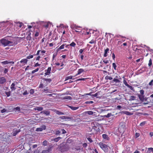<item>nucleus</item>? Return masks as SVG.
Instances as JSON below:
<instances>
[{
	"label": "nucleus",
	"instance_id": "nucleus-12",
	"mask_svg": "<svg viewBox=\"0 0 153 153\" xmlns=\"http://www.w3.org/2000/svg\"><path fill=\"white\" fill-rule=\"evenodd\" d=\"M40 113L43 114H45L47 116H48L50 114V112L49 111L44 110L41 111Z\"/></svg>",
	"mask_w": 153,
	"mask_h": 153
},
{
	"label": "nucleus",
	"instance_id": "nucleus-59",
	"mask_svg": "<svg viewBox=\"0 0 153 153\" xmlns=\"http://www.w3.org/2000/svg\"><path fill=\"white\" fill-rule=\"evenodd\" d=\"M127 87L129 88L132 91L134 90V88L131 86L128 85Z\"/></svg>",
	"mask_w": 153,
	"mask_h": 153
},
{
	"label": "nucleus",
	"instance_id": "nucleus-46",
	"mask_svg": "<svg viewBox=\"0 0 153 153\" xmlns=\"http://www.w3.org/2000/svg\"><path fill=\"white\" fill-rule=\"evenodd\" d=\"M36 131H42V128H41L40 127V128H37L36 129Z\"/></svg>",
	"mask_w": 153,
	"mask_h": 153
},
{
	"label": "nucleus",
	"instance_id": "nucleus-10",
	"mask_svg": "<svg viewBox=\"0 0 153 153\" xmlns=\"http://www.w3.org/2000/svg\"><path fill=\"white\" fill-rule=\"evenodd\" d=\"M51 68H48L47 70H45L46 72L45 73L44 76H45L46 75H49L51 73Z\"/></svg>",
	"mask_w": 153,
	"mask_h": 153
},
{
	"label": "nucleus",
	"instance_id": "nucleus-11",
	"mask_svg": "<svg viewBox=\"0 0 153 153\" xmlns=\"http://www.w3.org/2000/svg\"><path fill=\"white\" fill-rule=\"evenodd\" d=\"M6 80L5 78L4 77H0V84H3L6 82Z\"/></svg>",
	"mask_w": 153,
	"mask_h": 153
},
{
	"label": "nucleus",
	"instance_id": "nucleus-1",
	"mask_svg": "<svg viewBox=\"0 0 153 153\" xmlns=\"http://www.w3.org/2000/svg\"><path fill=\"white\" fill-rule=\"evenodd\" d=\"M0 42L4 46H13L17 44V42L9 41L3 38L0 40Z\"/></svg>",
	"mask_w": 153,
	"mask_h": 153
},
{
	"label": "nucleus",
	"instance_id": "nucleus-50",
	"mask_svg": "<svg viewBox=\"0 0 153 153\" xmlns=\"http://www.w3.org/2000/svg\"><path fill=\"white\" fill-rule=\"evenodd\" d=\"M38 70H39V68H38L37 69H36L32 71L31 73L32 74H33L34 73L37 71Z\"/></svg>",
	"mask_w": 153,
	"mask_h": 153
},
{
	"label": "nucleus",
	"instance_id": "nucleus-18",
	"mask_svg": "<svg viewBox=\"0 0 153 153\" xmlns=\"http://www.w3.org/2000/svg\"><path fill=\"white\" fill-rule=\"evenodd\" d=\"M109 49L108 48H107L105 50L104 53V56L106 57L107 56V53L109 51Z\"/></svg>",
	"mask_w": 153,
	"mask_h": 153
},
{
	"label": "nucleus",
	"instance_id": "nucleus-2",
	"mask_svg": "<svg viewBox=\"0 0 153 153\" xmlns=\"http://www.w3.org/2000/svg\"><path fill=\"white\" fill-rule=\"evenodd\" d=\"M4 142H6L7 143H10L11 140L10 137L11 136L8 133L5 134L4 132L2 134Z\"/></svg>",
	"mask_w": 153,
	"mask_h": 153
},
{
	"label": "nucleus",
	"instance_id": "nucleus-37",
	"mask_svg": "<svg viewBox=\"0 0 153 153\" xmlns=\"http://www.w3.org/2000/svg\"><path fill=\"white\" fill-rule=\"evenodd\" d=\"M15 85V84L14 83H13L11 85V88L12 90H15L16 89V88H14V86Z\"/></svg>",
	"mask_w": 153,
	"mask_h": 153
},
{
	"label": "nucleus",
	"instance_id": "nucleus-9",
	"mask_svg": "<svg viewBox=\"0 0 153 153\" xmlns=\"http://www.w3.org/2000/svg\"><path fill=\"white\" fill-rule=\"evenodd\" d=\"M59 118L61 119H70L71 120H73V117H68V116H63L62 117H59Z\"/></svg>",
	"mask_w": 153,
	"mask_h": 153
},
{
	"label": "nucleus",
	"instance_id": "nucleus-3",
	"mask_svg": "<svg viewBox=\"0 0 153 153\" xmlns=\"http://www.w3.org/2000/svg\"><path fill=\"white\" fill-rule=\"evenodd\" d=\"M125 125V123L123 122H121L119 126L118 131L120 133L123 134L126 130Z\"/></svg>",
	"mask_w": 153,
	"mask_h": 153
},
{
	"label": "nucleus",
	"instance_id": "nucleus-38",
	"mask_svg": "<svg viewBox=\"0 0 153 153\" xmlns=\"http://www.w3.org/2000/svg\"><path fill=\"white\" fill-rule=\"evenodd\" d=\"M72 77H73V76H68L66 77L65 78V81H66L69 79H72Z\"/></svg>",
	"mask_w": 153,
	"mask_h": 153
},
{
	"label": "nucleus",
	"instance_id": "nucleus-31",
	"mask_svg": "<svg viewBox=\"0 0 153 153\" xmlns=\"http://www.w3.org/2000/svg\"><path fill=\"white\" fill-rule=\"evenodd\" d=\"M42 79L46 82H48L49 83L51 81V79H46L45 78H44Z\"/></svg>",
	"mask_w": 153,
	"mask_h": 153
},
{
	"label": "nucleus",
	"instance_id": "nucleus-33",
	"mask_svg": "<svg viewBox=\"0 0 153 153\" xmlns=\"http://www.w3.org/2000/svg\"><path fill=\"white\" fill-rule=\"evenodd\" d=\"M64 99H66L69 100H71L72 99V98L70 96H67L63 98Z\"/></svg>",
	"mask_w": 153,
	"mask_h": 153
},
{
	"label": "nucleus",
	"instance_id": "nucleus-63",
	"mask_svg": "<svg viewBox=\"0 0 153 153\" xmlns=\"http://www.w3.org/2000/svg\"><path fill=\"white\" fill-rule=\"evenodd\" d=\"M7 111V110L6 109H3L1 111V112L2 113H4V112H6Z\"/></svg>",
	"mask_w": 153,
	"mask_h": 153
},
{
	"label": "nucleus",
	"instance_id": "nucleus-53",
	"mask_svg": "<svg viewBox=\"0 0 153 153\" xmlns=\"http://www.w3.org/2000/svg\"><path fill=\"white\" fill-rule=\"evenodd\" d=\"M144 91L143 90H141L140 91V95H143L144 94Z\"/></svg>",
	"mask_w": 153,
	"mask_h": 153
},
{
	"label": "nucleus",
	"instance_id": "nucleus-15",
	"mask_svg": "<svg viewBox=\"0 0 153 153\" xmlns=\"http://www.w3.org/2000/svg\"><path fill=\"white\" fill-rule=\"evenodd\" d=\"M138 96L141 101L143 102L144 101V96L143 95H140V94H138Z\"/></svg>",
	"mask_w": 153,
	"mask_h": 153
},
{
	"label": "nucleus",
	"instance_id": "nucleus-36",
	"mask_svg": "<svg viewBox=\"0 0 153 153\" xmlns=\"http://www.w3.org/2000/svg\"><path fill=\"white\" fill-rule=\"evenodd\" d=\"M48 143V141L45 140L43 142L42 144L44 146H46L47 145Z\"/></svg>",
	"mask_w": 153,
	"mask_h": 153
},
{
	"label": "nucleus",
	"instance_id": "nucleus-48",
	"mask_svg": "<svg viewBox=\"0 0 153 153\" xmlns=\"http://www.w3.org/2000/svg\"><path fill=\"white\" fill-rule=\"evenodd\" d=\"M87 78H81V79H77L75 81H76V82H77L79 81L80 80H85V79H87Z\"/></svg>",
	"mask_w": 153,
	"mask_h": 153
},
{
	"label": "nucleus",
	"instance_id": "nucleus-6",
	"mask_svg": "<svg viewBox=\"0 0 153 153\" xmlns=\"http://www.w3.org/2000/svg\"><path fill=\"white\" fill-rule=\"evenodd\" d=\"M53 147L52 145H50L47 149L43 150L41 153H51Z\"/></svg>",
	"mask_w": 153,
	"mask_h": 153
},
{
	"label": "nucleus",
	"instance_id": "nucleus-29",
	"mask_svg": "<svg viewBox=\"0 0 153 153\" xmlns=\"http://www.w3.org/2000/svg\"><path fill=\"white\" fill-rule=\"evenodd\" d=\"M145 68L143 67L142 68L138 70V71L139 72V73H141L143 71H144L145 70Z\"/></svg>",
	"mask_w": 153,
	"mask_h": 153
},
{
	"label": "nucleus",
	"instance_id": "nucleus-60",
	"mask_svg": "<svg viewBox=\"0 0 153 153\" xmlns=\"http://www.w3.org/2000/svg\"><path fill=\"white\" fill-rule=\"evenodd\" d=\"M153 80H152L149 83V85L150 86H152L153 85Z\"/></svg>",
	"mask_w": 153,
	"mask_h": 153
},
{
	"label": "nucleus",
	"instance_id": "nucleus-39",
	"mask_svg": "<svg viewBox=\"0 0 153 153\" xmlns=\"http://www.w3.org/2000/svg\"><path fill=\"white\" fill-rule=\"evenodd\" d=\"M76 45V43L74 42H72L70 44V46H71L72 47H75V46Z\"/></svg>",
	"mask_w": 153,
	"mask_h": 153
},
{
	"label": "nucleus",
	"instance_id": "nucleus-22",
	"mask_svg": "<svg viewBox=\"0 0 153 153\" xmlns=\"http://www.w3.org/2000/svg\"><path fill=\"white\" fill-rule=\"evenodd\" d=\"M34 109L35 110H37L39 111H41L43 110V108L42 107H37L36 108H35Z\"/></svg>",
	"mask_w": 153,
	"mask_h": 153
},
{
	"label": "nucleus",
	"instance_id": "nucleus-43",
	"mask_svg": "<svg viewBox=\"0 0 153 153\" xmlns=\"http://www.w3.org/2000/svg\"><path fill=\"white\" fill-rule=\"evenodd\" d=\"M152 60L151 59H149V63H148V65L150 67L152 65Z\"/></svg>",
	"mask_w": 153,
	"mask_h": 153
},
{
	"label": "nucleus",
	"instance_id": "nucleus-47",
	"mask_svg": "<svg viewBox=\"0 0 153 153\" xmlns=\"http://www.w3.org/2000/svg\"><path fill=\"white\" fill-rule=\"evenodd\" d=\"M14 110H16L17 111H20V107H17L16 108H15L14 109Z\"/></svg>",
	"mask_w": 153,
	"mask_h": 153
},
{
	"label": "nucleus",
	"instance_id": "nucleus-25",
	"mask_svg": "<svg viewBox=\"0 0 153 153\" xmlns=\"http://www.w3.org/2000/svg\"><path fill=\"white\" fill-rule=\"evenodd\" d=\"M35 36L36 37L38 36L39 34V30H36L35 31Z\"/></svg>",
	"mask_w": 153,
	"mask_h": 153
},
{
	"label": "nucleus",
	"instance_id": "nucleus-61",
	"mask_svg": "<svg viewBox=\"0 0 153 153\" xmlns=\"http://www.w3.org/2000/svg\"><path fill=\"white\" fill-rule=\"evenodd\" d=\"M52 141L53 140L55 142H57L59 141V140L57 138H54V139H52Z\"/></svg>",
	"mask_w": 153,
	"mask_h": 153
},
{
	"label": "nucleus",
	"instance_id": "nucleus-34",
	"mask_svg": "<svg viewBox=\"0 0 153 153\" xmlns=\"http://www.w3.org/2000/svg\"><path fill=\"white\" fill-rule=\"evenodd\" d=\"M23 25V23L22 22H19L17 23V25L19 27H21Z\"/></svg>",
	"mask_w": 153,
	"mask_h": 153
},
{
	"label": "nucleus",
	"instance_id": "nucleus-13",
	"mask_svg": "<svg viewBox=\"0 0 153 153\" xmlns=\"http://www.w3.org/2000/svg\"><path fill=\"white\" fill-rule=\"evenodd\" d=\"M1 63L3 64L6 65L8 64H13L14 63V62L13 61H8L6 60L2 62Z\"/></svg>",
	"mask_w": 153,
	"mask_h": 153
},
{
	"label": "nucleus",
	"instance_id": "nucleus-21",
	"mask_svg": "<svg viewBox=\"0 0 153 153\" xmlns=\"http://www.w3.org/2000/svg\"><path fill=\"white\" fill-rule=\"evenodd\" d=\"M27 60L26 59H22L20 61L21 63H22L23 64H25L27 63Z\"/></svg>",
	"mask_w": 153,
	"mask_h": 153
},
{
	"label": "nucleus",
	"instance_id": "nucleus-35",
	"mask_svg": "<svg viewBox=\"0 0 153 153\" xmlns=\"http://www.w3.org/2000/svg\"><path fill=\"white\" fill-rule=\"evenodd\" d=\"M150 152H153V148H149L148 149V150L147 151V153H150Z\"/></svg>",
	"mask_w": 153,
	"mask_h": 153
},
{
	"label": "nucleus",
	"instance_id": "nucleus-5",
	"mask_svg": "<svg viewBox=\"0 0 153 153\" xmlns=\"http://www.w3.org/2000/svg\"><path fill=\"white\" fill-rule=\"evenodd\" d=\"M100 148L102 149L105 152H107L108 149L107 145L105 144L100 143L99 144Z\"/></svg>",
	"mask_w": 153,
	"mask_h": 153
},
{
	"label": "nucleus",
	"instance_id": "nucleus-16",
	"mask_svg": "<svg viewBox=\"0 0 153 153\" xmlns=\"http://www.w3.org/2000/svg\"><path fill=\"white\" fill-rule=\"evenodd\" d=\"M66 45L65 44H63L62 45H61L58 48L57 50V52H58L60 50L63 49L64 48V46Z\"/></svg>",
	"mask_w": 153,
	"mask_h": 153
},
{
	"label": "nucleus",
	"instance_id": "nucleus-51",
	"mask_svg": "<svg viewBox=\"0 0 153 153\" xmlns=\"http://www.w3.org/2000/svg\"><path fill=\"white\" fill-rule=\"evenodd\" d=\"M57 55V53H54L53 54V60L54 58Z\"/></svg>",
	"mask_w": 153,
	"mask_h": 153
},
{
	"label": "nucleus",
	"instance_id": "nucleus-14",
	"mask_svg": "<svg viewBox=\"0 0 153 153\" xmlns=\"http://www.w3.org/2000/svg\"><path fill=\"white\" fill-rule=\"evenodd\" d=\"M100 91H98L95 94L93 95H91V97L92 98H94V97H96L97 98H100L99 97H97V96L100 94Z\"/></svg>",
	"mask_w": 153,
	"mask_h": 153
},
{
	"label": "nucleus",
	"instance_id": "nucleus-55",
	"mask_svg": "<svg viewBox=\"0 0 153 153\" xmlns=\"http://www.w3.org/2000/svg\"><path fill=\"white\" fill-rule=\"evenodd\" d=\"M61 134H65L66 132V131L64 129H61Z\"/></svg>",
	"mask_w": 153,
	"mask_h": 153
},
{
	"label": "nucleus",
	"instance_id": "nucleus-26",
	"mask_svg": "<svg viewBox=\"0 0 153 153\" xmlns=\"http://www.w3.org/2000/svg\"><path fill=\"white\" fill-rule=\"evenodd\" d=\"M111 115H112L111 114V113H108L107 115L102 116V117H103L108 118Z\"/></svg>",
	"mask_w": 153,
	"mask_h": 153
},
{
	"label": "nucleus",
	"instance_id": "nucleus-17",
	"mask_svg": "<svg viewBox=\"0 0 153 153\" xmlns=\"http://www.w3.org/2000/svg\"><path fill=\"white\" fill-rule=\"evenodd\" d=\"M102 138L105 140H108L109 139V138L108 135L106 134H104L102 135Z\"/></svg>",
	"mask_w": 153,
	"mask_h": 153
},
{
	"label": "nucleus",
	"instance_id": "nucleus-19",
	"mask_svg": "<svg viewBox=\"0 0 153 153\" xmlns=\"http://www.w3.org/2000/svg\"><path fill=\"white\" fill-rule=\"evenodd\" d=\"M114 82H115L116 83H119L120 82V81L118 79L114 78L113 80L111 81V83H113Z\"/></svg>",
	"mask_w": 153,
	"mask_h": 153
},
{
	"label": "nucleus",
	"instance_id": "nucleus-62",
	"mask_svg": "<svg viewBox=\"0 0 153 153\" xmlns=\"http://www.w3.org/2000/svg\"><path fill=\"white\" fill-rule=\"evenodd\" d=\"M143 60V58H140L139 59H137L136 61L137 62H138L139 61H140V60L142 61Z\"/></svg>",
	"mask_w": 153,
	"mask_h": 153
},
{
	"label": "nucleus",
	"instance_id": "nucleus-8",
	"mask_svg": "<svg viewBox=\"0 0 153 153\" xmlns=\"http://www.w3.org/2000/svg\"><path fill=\"white\" fill-rule=\"evenodd\" d=\"M21 131L20 129H14L13 131L12 132V135L13 136H15L19 132Z\"/></svg>",
	"mask_w": 153,
	"mask_h": 153
},
{
	"label": "nucleus",
	"instance_id": "nucleus-42",
	"mask_svg": "<svg viewBox=\"0 0 153 153\" xmlns=\"http://www.w3.org/2000/svg\"><path fill=\"white\" fill-rule=\"evenodd\" d=\"M94 103L93 101H86L85 102L84 104H92Z\"/></svg>",
	"mask_w": 153,
	"mask_h": 153
},
{
	"label": "nucleus",
	"instance_id": "nucleus-49",
	"mask_svg": "<svg viewBox=\"0 0 153 153\" xmlns=\"http://www.w3.org/2000/svg\"><path fill=\"white\" fill-rule=\"evenodd\" d=\"M56 113L59 115H62L64 114L63 113L59 111H57L56 112Z\"/></svg>",
	"mask_w": 153,
	"mask_h": 153
},
{
	"label": "nucleus",
	"instance_id": "nucleus-58",
	"mask_svg": "<svg viewBox=\"0 0 153 153\" xmlns=\"http://www.w3.org/2000/svg\"><path fill=\"white\" fill-rule=\"evenodd\" d=\"M41 128L42 129V130H45L46 128V126L45 125L42 126L41 127Z\"/></svg>",
	"mask_w": 153,
	"mask_h": 153
},
{
	"label": "nucleus",
	"instance_id": "nucleus-44",
	"mask_svg": "<svg viewBox=\"0 0 153 153\" xmlns=\"http://www.w3.org/2000/svg\"><path fill=\"white\" fill-rule=\"evenodd\" d=\"M135 97L134 96H131L130 97V98L129 99V100L130 101L133 100H135Z\"/></svg>",
	"mask_w": 153,
	"mask_h": 153
},
{
	"label": "nucleus",
	"instance_id": "nucleus-4",
	"mask_svg": "<svg viewBox=\"0 0 153 153\" xmlns=\"http://www.w3.org/2000/svg\"><path fill=\"white\" fill-rule=\"evenodd\" d=\"M71 28L72 29H75L78 30H75V32H81L82 31L81 27L79 26H78L76 25H71Z\"/></svg>",
	"mask_w": 153,
	"mask_h": 153
},
{
	"label": "nucleus",
	"instance_id": "nucleus-23",
	"mask_svg": "<svg viewBox=\"0 0 153 153\" xmlns=\"http://www.w3.org/2000/svg\"><path fill=\"white\" fill-rule=\"evenodd\" d=\"M90 44H96V39H92L89 42Z\"/></svg>",
	"mask_w": 153,
	"mask_h": 153
},
{
	"label": "nucleus",
	"instance_id": "nucleus-7",
	"mask_svg": "<svg viewBox=\"0 0 153 153\" xmlns=\"http://www.w3.org/2000/svg\"><path fill=\"white\" fill-rule=\"evenodd\" d=\"M69 147L67 145H65L60 147V149L61 152H63L69 149Z\"/></svg>",
	"mask_w": 153,
	"mask_h": 153
},
{
	"label": "nucleus",
	"instance_id": "nucleus-57",
	"mask_svg": "<svg viewBox=\"0 0 153 153\" xmlns=\"http://www.w3.org/2000/svg\"><path fill=\"white\" fill-rule=\"evenodd\" d=\"M84 50H85V49H80L79 50V53L80 54H82L83 53V52L84 51Z\"/></svg>",
	"mask_w": 153,
	"mask_h": 153
},
{
	"label": "nucleus",
	"instance_id": "nucleus-27",
	"mask_svg": "<svg viewBox=\"0 0 153 153\" xmlns=\"http://www.w3.org/2000/svg\"><path fill=\"white\" fill-rule=\"evenodd\" d=\"M85 113L86 114H88L89 115H91L93 114V112L90 111H86L85 112Z\"/></svg>",
	"mask_w": 153,
	"mask_h": 153
},
{
	"label": "nucleus",
	"instance_id": "nucleus-24",
	"mask_svg": "<svg viewBox=\"0 0 153 153\" xmlns=\"http://www.w3.org/2000/svg\"><path fill=\"white\" fill-rule=\"evenodd\" d=\"M68 107L70 108H71L72 110H76L79 108V107H74L72 106H68Z\"/></svg>",
	"mask_w": 153,
	"mask_h": 153
},
{
	"label": "nucleus",
	"instance_id": "nucleus-45",
	"mask_svg": "<svg viewBox=\"0 0 153 153\" xmlns=\"http://www.w3.org/2000/svg\"><path fill=\"white\" fill-rule=\"evenodd\" d=\"M33 55L28 56L27 57L26 59H30L32 58L33 57Z\"/></svg>",
	"mask_w": 153,
	"mask_h": 153
},
{
	"label": "nucleus",
	"instance_id": "nucleus-54",
	"mask_svg": "<svg viewBox=\"0 0 153 153\" xmlns=\"http://www.w3.org/2000/svg\"><path fill=\"white\" fill-rule=\"evenodd\" d=\"M39 148L37 149L34 151V153H39L40 152L39 149Z\"/></svg>",
	"mask_w": 153,
	"mask_h": 153
},
{
	"label": "nucleus",
	"instance_id": "nucleus-64",
	"mask_svg": "<svg viewBox=\"0 0 153 153\" xmlns=\"http://www.w3.org/2000/svg\"><path fill=\"white\" fill-rule=\"evenodd\" d=\"M103 62L105 64L108 63L109 62L106 59H104V60H103Z\"/></svg>",
	"mask_w": 153,
	"mask_h": 153
},
{
	"label": "nucleus",
	"instance_id": "nucleus-56",
	"mask_svg": "<svg viewBox=\"0 0 153 153\" xmlns=\"http://www.w3.org/2000/svg\"><path fill=\"white\" fill-rule=\"evenodd\" d=\"M123 83L126 86H127L129 85L127 83L126 81L125 80H123Z\"/></svg>",
	"mask_w": 153,
	"mask_h": 153
},
{
	"label": "nucleus",
	"instance_id": "nucleus-28",
	"mask_svg": "<svg viewBox=\"0 0 153 153\" xmlns=\"http://www.w3.org/2000/svg\"><path fill=\"white\" fill-rule=\"evenodd\" d=\"M55 133L56 135H60L61 134V130H56Z\"/></svg>",
	"mask_w": 153,
	"mask_h": 153
},
{
	"label": "nucleus",
	"instance_id": "nucleus-32",
	"mask_svg": "<svg viewBox=\"0 0 153 153\" xmlns=\"http://www.w3.org/2000/svg\"><path fill=\"white\" fill-rule=\"evenodd\" d=\"M46 52V51L45 50H42L41 51V54L40 55L42 56H44V54Z\"/></svg>",
	"mask_w": 153,
	"mask_h": 153
},
{
	"label": "nucleus",
	"instance_id": "nucleus-52",
	"mask_svg": "<svg viewBox=\"0 0 153 153\" xmlns=\"http://www.w3.org/2000/svg\"><path fill=\"white\" fill-rule=\"evenodd\" d=\"M145 124H146V122L143 121L140 123V126H144V125H145Z\"/></svg>",
	"mask_w": 153,
	"mask_h": 153
},
{
	"label": "nucleus",
	"instance_id": "nucleus-20",
	"mask_svg": "<svg viewBox=\"0 0 153 153\" xmlns=\"http://www.w3.org/2000/svg\"><path fill=\"white\" fill-rule=\"evenodd\" d=\"M84 70L82 69H80L78 70V73L75 76H77V75L80 74L82 73L84 71Z\"/></svg>",
	"mask_w": 153,
	"mask_h": 153
},
{
	"label": "nucleus",
	"instance_id": "nucleus-41",
	"mask_svg": "<svg viewBox=\"0 0 153 153\" xmlns=\"http://www.w3.org/2000/svg\"><path fill=\"white\" fill-rule=\"evenodd\" d=\"M105 79L106 80L107 79H109V80H112L113 79V78L110 76H106L105 77Z\"/></svg>",
	"mask_w": 153,
	"mask_h": 153
},
{
	"label": "nucleus",
	"instance_id": "nucleus-40",
	"mask_svg": "<svg viewBox=\"0 0 153 153\" xmlns=\"http://www.w3.org/2000/svg\"><path fill=\"white\" fill-rule=\"evenodd\" d=\"M5 94L7 95V97H9L10 95V93L11 92L10 91H5Z\"/></svg>",
	"mask_w": 153,
	"mask_h": 153
},
{
	"label": "nucleus",
	"instance_id": "nucleus-30",
	"mask_svg": "<svg viewBox=\"0 0 153 153\" xmlns=\"http://www.w3.org/2000/svg\"><path fill=\"white\" fill-rule=\"evenodd\" d=\"M2 134H0V142L3 143L4 142Z\"/></svg>",
	"mask_w": 153,
	"mask_h": 153
}]
</instances>
